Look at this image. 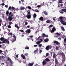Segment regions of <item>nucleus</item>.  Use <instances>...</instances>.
Masks as SVG:
<instances>
[{
    "mask_svg": "<svg viewBox=\"0 0 66 66\" xmlns=\"http://www.w3.org/2000/svg\"><path fill=\"white\" fill-rule=\"evenodd\" d=\"M1 5H2L3 6L4 5H5V4L4 3L2 4Z\"/></svg>",
    "mask_w": 66,
    "mask_h": 66,
    "instance_id": "nucleus-57",
    "label": "nucleus"
},
{
    "mask_svg": "<svg viewBox=\"0 0 66 66\" xmlns=\"http://www.w3.org/2000/svg\"><path fill=\"white\" fill-rule=\"evenodd\" d=\"M9 29H10L12 28V27L10 25H9L7 27Z\"/></svg>",
    "mask_w": 66,
    "mask_h": 66,
    "instance_id": "nucleus-28",
    "label": "nucleus"
},
{
    "mask_svg": "<svg viewBox=\"0 0 66 66\" xmlns=\"http://www.w3.org/2000/svg\"><path fill=\"white\" fill-rule=\"evenodd\" d=\"M40 6H41V5H38L37 6V7H40Z\"/></svg>",
    "mask_w": 66,
    "mask_h": 66,
    "instance_id": "nucleus-56",
    "label": "nucleus"
},
{
    "mask_svg": "<svg viewBox=\"0 0 66 66\" xmlns=\"http://www.w3.org/2000/svg\"><path fill=\"white\" fill-rule=\"evenodd\" d=\"M48 55H49V54H48V53H47L46 54V56H48Z\"/></svg>",
    "mask_w": 66,
    "mask_h": 66,
    "instance_id": "nucleus-50",
    "label": "nucleus"
},
{
    "mask_svg": "<svg viewBox=\"0 0 66 66\" xmlns=\"http://www.w3.org/2000/svg\"><path fill=\"white\" fill-rule=\"evenodd\" d=\"M55 31H56V29L55 27H53L51 31V33H54Z\"/></svg>",
    "mask_w": 66,
    "mask_h": 66,
    "instance_id": "nucleus-6",
    "label": "nucleus"
},
{
    "mask_svg": "<svg viewBox=\"0 0 66 66\" xmlns=\"http://www.w3.org/2000/svg\"><path fill=\"white\" fill-rule=\"evenodd\" d=\"M64 42H65L66 43V37L64 39Z\"/></svg>",
    "mask_w": 66,
    "mask_h": 66,
    "instance_id": "nucleus-40",
    "label": "nucleus"
},
{
    "mask_svg": "<svg viewBox=\"0 0 66 66\" xmlns=\"http://www.w3.org/2000/svg\"><path fill=\"white\" fill-rule=\"evenodd\" d=\"M5 7L6 8L8 7V6H7V5H5Z\"/></svg>",
    "mask_w": 66,
    "mask_h": 66,
    "instance_id": "nucleus-55",
    "label": "nucleus"
},
{
    "mask_svg": "<svg viewBox=\"0 0 66 66\" xmlns=\"http://www.w3.org/2000/svg\"><path fill=\"white\" fill-rule=\"evenodd\" d=\"M52 48V46L50 45H48L46 46V50H48L50 49H51Z\"/></svg>",
    "mask_w": 66,
    "mask_h": 66,
    "instance_id": "nucleus-5",
    "label": "nucleus"
},
{
    "mask_svg": "<svg viewBox=\"0 0 66 66\" xmlns=\"http://www.w3.org/2000/svg\"><path fill=\"white\" fill-rule=\"evenodd\" d=\"M64 12L65 13H66V9H62L61 10V11H60V13L61 14H63V13H64V12Z\"/></svg>",
    "mask_w": 66,
    "mask_h": 66,
    "instance_id": "nucleus-4",
    "label": "nucleus"
},
{
    "mask_svg": "<svg viewBox=\"0 0 66 66\" xmlns=\"http://www.w3.org/2000/svg\"><path fill=\"white\" fill-rule=\"evenodd\" d=\"M27 27L28 28H30V26H27Z\"/></svg>",
    "mask_w": 66,
    "mask_h": 66,
    "instance_id": "nucleus-62",
    "label": "nucleus"
},
{
    "mask_svg": "<svg viewBox=\"0 0 66 66\" xmlns=\"http://www.w3.org/2000/svg\"><path fill=\"white\" fill-rule=\"evenodd\" d=\"M18 55H17L16 56V57H15V60H18Z\"/></svg>",
    "mask_w": 66,
    "mask_h": 66,
    "instance_id": "nucleus-25",
    "label": "nucleus"
},
{
    "mask_svg": "<svg viewBox=\"0 0 66 66\" xmlns=\"http://www.w3.org/2000/svg\"><path fill=\"white\" fill-rule=\"evenodd\" d=\"M56 35L57 36H54V37L57 38L58 37V36H60V34H59V33H56Z\"/></svg>",
    "mask_w": 66,
    "mask_h": 66,
    "instance_id": "nucleus-16",
    "label": "nucleus"
},
{
    "mask_svg": "<svg viewBox=\"0 0 66 66\" xmlns=\"http://www.w3.org/2000/svg\"><path fill=\"white\" fill-rule=\"evenodd\" d=\"M26 17H27L28 19H30V18H31V12L30 11L28 12L27 15L26 16Z\"/></svg>",
    "mask_w": 66,
    "mask_h": 66,
    "instance_id": "nucleus-2",
    "label": "nucleus"
},
{
    "mask_svg": "<svg viewBox=\"0 0 66 66\" xmlns=\"http://www.w3.org/2000/svg\"><path fill=\"white\" fill-rule=\"evenodd\" d=\"M21 57L24 60H26V57H25V56H24V55L23 54H22L21 55Z\"/></svg>",
    "mask_w": 66,
    "mask_h": 66,
    "instance_id": "nucleus-8",
    "label": "nucleus"
},
{
    "mask_svg": "<svg viewBox=\"0 0 66 66\" xmlns=\"http://www.w3.org/2000/svg\"><path fill=\"white\" fill-rule=\"evenodd\" d=\"M17 26H17V25H16V24H15V27L16 28V27H17Z\"/></svg>",
    "mask_w": 66,
    "mask_h": 66,
    "instance_id": "nucleus-59",
    "label": "nucleus"
},
{
    "mask_svg": "<svg viewBox=\"0 0 66 66\" xmlns=\"http://www.w3.org/2000/svg\"><path fill=\"white\" fill-rule=\"evenodd\" d=\"M15 7H12V10H15Z\"/></svg>",
    "mask_w": 66,
    "mask_h": 66,
    "instance_id": "nucleus-51",
    "label": "nucleus"
},
{
    "mask_svg": "<svg viewBox=\"0 0 66 66\" xmlns=\"http://www.w3.org/2000/svg\"><path fill=\"white\" fill-rule=\"evenodd\" d=\"M10 61V63L11 64H13V61H12L11 60Z\"/></svg>",
    "mask_w": 66,
    "mask_h": 66,
    "instance_id": "nucleus-45",
    "label": "nucleus"
},
{
    "mask_svg": "<svg viewBox=\"0 0 66 66\" xmlns=\"http://www.w3.org/2000/svg\"><path fill=\"white\" fill-rule=\"evenodd\" d=\"M63 61H65V57L63 58Z\"/></svg>",
    "mask_w": 66,
    "mask_h": 66,
    "instance_id": "nucleus-42",
    "label": "nucleus"
},
{
    "mask_svg": "<svg viewBox=\"0 0 66 66\" xmlns=\"http://www.w3.org/2000/svg\"><path fill=\"white\" fill-rule=\"evenodd\" d=\"M55 63L56 64H59V62H58V61H57V60L56 59H55Z\"/></svg>",
    "mask_w": 66,
    "mask_h": 66,
    "instance_id": "nucleus-19",
    "label": "nucleus"
},
{
    "mask_svg": "<svg viewBox=\"0 0 66 66\" xmlns=\"http://www.w3.org/2000/svg\"><path fill=\"white\" fill-rule=\"evenodd\" d=\"M62 0H59V2H58V3H63V2H62Z\"/></svg>",
    "mask_w": 66,
    "mask_h": 66,
    "instance_id": "nucleus-20",
    "label": "nucleus"
},
{
    "mask_svg": "<svg viewBox=\"0 0 66 66\" xmlns=\"http://www.w3.org/2000/svg\"><path fill=\"white\" fill-rule=\"evenodd\" d=\"M45 61L46 62H50V60H49V59L47 58L45 59Z\"/></svg>",
    "mask_w": 66,
    "mask_h": 66,
    "instance_id": "nucleus-15",
    "label": "nucleus"
},
{
    "mask_svg": "<svg viewBox=\"0 0 66 66\" xmlns=\"http://www.w3.org/2000/svg\"><path fill=\"white\" fill-rule=\"evenodd\" d=\"M58 39L60 40H61V38L59 37L58 38Z\"/></svg>",
    "mask_w": 66,
    "mask_h": 66,
    "instance_id": "nucleus-54",
    "label": "nucleus"
},
{
    "mask_svg": "<svg viewBox=\"0 0 66 66\" xmlns=\"http://www.w3.org/2000/svg\"><path fill=\"white\" fill-rule=\"evenodd\" d=\"M61 28L63 31H64L65 29H64V27H61Z\"/></svg>",
    "mask_w": 66,
    "mask_h": 66,
    "instance_id": "nucleus-30",
    "label": "nucleus"
},
{
    "mask_svg": "<svg viewBox=\"0 0 66 66\" xmlns=\"http://www.w3.org/2000/svg\"><path fill=\"white\" fill-rule=\"evenodd\" d=\"M39 20H41L42 21H44V19H43V16H41L40 18H39Z\"/></svg>",
    "mask_w": 66,
    "mask_h": 66,
    "instance_id": "nucleus-13",
    "label": "nucleus"
},
{
    "mask_svg": "<svg viewBox=\"0 0 66 66\" xmlns=\"http://www.w3.org/2000/svg\"><path fill=\"white\" fill-rule=\"evenodd\" d=\"M9 35H11V36H12V35H13V34H12V33H9Z\"/></svg>",
    "mask_w": 66,
    "mask_h": 66,
    "instance_id": "nucleus-58",
    "label": "nucleus"
},
{
    "mask_svg": "<svg viewBox=\"0 0 66 66\" xmlns=\"http://www.w3.org/2000/svg\"><path fill=\"white\" fill-rule=\"evenodd\" d=\"M34 46L35 47H37V45H34Z\"/></svg>",
    "mask_w": 66,
    "mask_h": 66,
    "instance_id": "nucleus-64",
    "label": "nucleus"
},
{
    "mask_svg": "<svg viewBox=\"0 0 66 66\" xmlns=\"http://www.w3.org/2000/svg\"><path fill=\"white\" fill-rule=\"evenodd\" d=\"M20 10H24L25 9V8L23 7H21L20 9Z\"/></svg>",
    "mask_w": 66,
    "mask_h": 66,
    "instance_id": "nucleus-24",
    "label": "nucleus"
},
{
    "mask_svg": "<svg viewBox=\"0 0 66 66\" xmlns=\"http://www.w3.org/2000/svg\"><path fill=\"white\" fill-rule=\"evenodd\" d=\"M6 24H7V23H5L4 24V25L3 26L4 27H6Z\"/></svg>",
    "mask_w": 66,
    "mask_h": 66,
    "instance_id": "nucleus-46",
    "label": "nucleus"
},
{
    "mask_svg": "<svg viewBox=\"0 0 66 66\" xmlns=\"http://www.w3.org/2000/svg\"><path fill=\"white\" fill-rule=\"evenodd\" d=\"M55 55H56V54L54 53L53 55V58H55Z\"/></svg>",
    "mask_w": 66,
    "mask_h": 66,
    "instance_id": "nucleus-32",
    "label": "nucleus"
},
{
    "mask_svg": "<svg viewBox=\"0 0 66 66\" xmlns=\"http://www.w3.org/2000/svg\"><path fill=\"white\" fill-rule=\"evenodd\" d=\"M43 65H45L47 64V62L46 61H43L42 62Z\"/></svg>",
    "mask_w": 66,
    "mask_h": 66,
    "instance_id": "nucleus-11",
    "label": "nucleus"
},
{
    "mask_svg": "<svg viewBox=\"0 0 66 66\" xmlns=\"http://www.w3.org/2000/svg\"><path fill=\"white\" fill-rule=\"evenodd\" d=\"M40 43H41V41H38V42H36V43L37 45H39Z\"/></svg>",
    "mask_w": 66,
    "mask_h": 66,
    "instance_id": "nucleus-21",
    "label": "nucleus"
},
{
    "mask_svg": "<svg viewBox=\"0 0 66 66\" xmlns=\"http://www.w3.org/2000/svg\"><path fill=\"white\" fill-rule=\"evenodd\" d=\"M7 41V39H4L2 43H6Z\"/></svg>",
    "mask_w": 66,
    "mask_h": 66,
    "instance_id": "nucleus-14",
    "label": "nucleus"
},
{
    "mask_svg": "<svg viewBox=\"0 0 66 66\" xmlns=\"http://www.w3.org/2000/svg\"><path fill=\"white\" fill-rule=\"evenodd\" d=\"M59 47H58L57 46L56 47V49L57 50H59Z\"/></svg>",
    "mask_w": 66,
    "mask_h": 66,
    "instance_id": "nucleus-33",
    "label": "nucleus"
},
{
    "mask_svg": "<svg viewBox=\"0 0 66 66\" xmlns=\"http://www.w3.org/2000/svg\"><path fill=\"white\" fill-rule=\"evenodd\" d=\"M43 13L45 15H48V13H47L46 11H44L43 12Z\"/></svg>",
    "mask_w": 66,
    "mask_h": 66,
    "instance_id": "nucleus-23",
    "label": "nucleus"
},
{
    "mask_svg": "<svg viewBox=\"0 0 66 66\" xmlns=\"http://www.w3.org/2000/svg\"><path fill=\"white\" fill-rule=\"evenodd\" d=\"M25 32L26 33H30L31 32V30L29 29H28Z\"/></svg>",
    "mask_w": 66,
    "mask_h": 66,
    "instance_id": "nucleus-7",
    "label": "nucleus"
},
{
    "mask_svg": "<svg viewBox=\"0 0 66 66\" xmlns=\"http://www.w3.org/2000/svg\"><path fill=\"white\" fill-rule=\"evenodd\" d=\"M28 55H29L28 54V53H26L24 54V55H25V56H28Z\"/></svg>",
    "mask_w": 66,
    "mask_h": 66,
    "instance_id": "nucleus-34",
    "label": "nucleus"
},
{
    "mask_svg": "<svg viewBox=\"0 0 66 66\" xmlns=\"http://www.w3.org/2000/svg\"><path fill=\"white\" fill-rule=\"evenodd\" d=\"M9 12L8 11H7L6 12V14L7 15H9Z\"/></svg>",
    "mask_w": 66,
    "mask_h": 66,
    "instance_id": "nucleus-35",
    "label": "nucleus"
},
{
    "mask_svg": "<svg viewBox=\"0 0 66 66\" xmlns=\"http://www.w3.org/2000/svg\"><path fill=\"white\" fill-rule=\"evenodd\" d=\"M54 44H56L57 45H59V42L56 41V40H54Z\"/></svg>",
    "mask_w": 66,
    "mask_h": 66,
    "instance_id": "nucleus-9",
    "label": "nucleus"
},
{
    "mask_svg": "<svg viewBox=\"0 0 66 66\" xmlns=\"http://www.w3.org/2000/svg\"><path fill=\"white\" fill-rule=\"evenodd\" d=\"M14 15H12L9 16L8 18V20L9 21H12L13 20V17Z\"/></svg>",
    "mask_w": 66,
    "mask_h": 66,
    "instance_id": "nucleus-3",
    "label": "nucleus"
},
{
    "mask_svg": "<svg viewBox=\"0 0 66 66\" xmlns=\"http://www.w3.org/2000/svg\"><path fill=\"white\" fill-rule=\"evenodd\" d=\"M46 22L48 23H52V22L50 20H47L46 21Z\"/></svg>",
    "mask_w": 66,
    "mask_h": 66,
    "instance_id": "nucleus-10",
    "label": "nucleus"
},
{
    "mask_svg": "<svg viewBox=\"0 0 66 66\" xmlns=\"http://www.w3.org/2000/svg\"><path fill=\"white\" fill-rule=\"evenodd\" d=\"M59 19L60 20L61 22L63 25H66V18L65 17L60 16L59 17Z\"/></svg>",
    "mask_w": 66,
    "mask_h": 66,
    "instance_id": "nucleus-1",
    "label": "nucleus"
},
{
    "mask_svg": "<svg viewBox=\"0 0 66 66\" xmlns=\"http://www.w3.org/2000/svg\"><path fill=\"white\" fill-rule=\"evenodd\" d=\"M25 25H27V24H28V22H25Z\"/></svg>",
    "mask_w": 66,
    "mask_h": 66,
    "instance_id": "nucleus-52",
    "label": "nucleus"
},
{
    "mask_svg": "<svg viewBox=\"0 0 66 66\" xmlns=\"http://www.w3.org/2000/svg\"><path fill=\"white\" fill-rule=\"evenodd\" d=\"M19 31H20V32H24L23 30H20Z\"/></svg>",
    "mask_w": 66,
    "mask_h": 66,
    "instance_id": "nucleus-48",
    "label": "nucleus"
},
{
    "mask_svg": "<svg viewBox=\"0 0 66 66\" xmlns=\"http://www.w3.org/2000/svg\"><path fill=\"white\" fill-rule=\"evenodd\" d=\"M12 14V12H10L8 14V15L10 16L11 15V14Z\"/></svg>",
    "mask_w": 66,
    "mask_h": 66,
    "instance_id": "nucleus-44",
    "label": "nucleus"
},
{
    "mask_svg": "<svg viewBox=\"0 0 66 66\" xmlns=\"http://www.w3.org/2000/svg\"><path fill=\"white\" fill-rule=\"evenodd\" d=\"M36 14L35 13L34 15H33V17L34 18H36Z\"/></svg>",
    "mask_w": 66,
    "mask_h": 66,
    "instance_id": "nucleus-27",
    "label": "nucleus"
},
{
    "mask_svg": "<svg viewBox=\"0 0 66 66\" xmlns=\"http://www.w3.org/2000/svg\"><path fill=\"white\" fill-rule=\"evenodd\" d=\"M53 27V25L51 24V25H50V26L49 27L50 28H51V27Z\"/></svg>",
    "mask_w": 66,
    "mask_h": 66,
    "instance_id": "nucleus-47",
    "label": "nucleus"
},
{
    "mask_svg": "<svg viewBox=\"0 0 66 66\" xmlns=\"http://www.w3.org/2000/svg\"><path fill=\"white\" fill-rule=\"evenodd\" d=\"M2 52V51L1 50H0V53H1Z\"/></svg>",
    "mask_w": 66,
    "mask_h": 66,
    "instance_id": "nucleus-61",
    "label": "nucleus"
},
{
    "mask_svg": "<svg viewBox=\"0 0 66 66\" xmlns=\"http://www.w3.org/2000/svg\"><path fill=\"white\" fill-rule=\"evenodd\" d=\"M38 48H37V50H35L34 52V53H35V54H36V53L38 52Z\"/></svg>",
    "mask_w": 66,
    "mask_h": 66,
    "instance_id": "nucleus-12",
    "label": "nucleus"
},
{
    "mask_svg": "<svg viewBox=\"0 0 66 66\" xmlns=\"http://www.w3.org/2000/svg\"><path fill=\"white\" fill-rule=\"evenodd\" d=\"M4 37H1V38H0V40L1 41H2L3 40H4Z\"/></svg>",
    "mask_w": 66,
    "mask_h": 66,
    "instance_id": "nucleus-26",
    "label": "nucleus"
},
{
    "mask_svg": "<svg viewBox=\"0 0 66 66\" xmlns=\"http://www.w3.org/2000/svg\"><path fill=\"white\" fill-rule=\"evenodd\" d=\"M2 21V20L0 19V22L1 23Z\"/></svg>",
    "mask_w": 66,
    "mask_h": 66,
    "instance_id": "nucleus-63",
    "label": "nucleus"
},
{
    "mask_svg": "<svg viewBox=\"0 0 66 66\" xmlns=\"http://www.w3.org/2000/svg\"><path fill=\"white\" fill-rule=\"evenodd\" d=\"M33 64L32 63H29L28 64V66H33Z\"/></svg>",
    "mask_w": 66,
    "mask_h": 66,
    "instance_id": "nucleus-22",
    "label": "nucleus"
},
{
    "mask_svg": "<svg viewBox=\"0 0 66 66\" xmlns=\"http://www.w3.org/2000/svg\"><path fill=\"white\" fill-rule=\"evenodd\" d=\"M42 44H39V47H42Z\"/></svg>",
    "mask_w": 66,
    "mask_h": 66,
    "instance_id": "nucleus-53",
    "label": "nucleus"
},
{
    "mask_svg": "<svg viewBox=\"0 0 66 66\" xmlns=\"http://www.w3.org/2000/svg\"><path fill=\"white\" fill-rule=\"evenodd\" d=\"M43 37H46V35H45V34H43Z\"/></svg>",
    "mask_w": 66,
    "mask_h": 66,
    "instance_id": "nucleus-38",
    "label": "nucleus"
},
{
    "mask_svg": "<svg viewBox=\"0 0 66 66\" xmlns=\"http://www.w3.org/2000/svg\"><path fill=\"white\" fill-rule=\"evenodd\" d=\"M42 52V51L40 50L39 51V53L40 54Z\"/></svg>",
    "mask_w": 66,
    "mask_h": 66,
    "instance_id": "nucleus-49",
    "label": "nucleus"
},
{
    "mask_svg": "<svg viewBox=\"0 0 66 66\" xmlns=\"http://www.w3.org/2000/svg\"><path fill=\"white\" fill-rule=\"evenodd\" d=\"M6 43L8 44H9V43H10V42L9 41H8V40H7V41H6Z\"/></svg>",
    "mask_w": 66,
    "mask_h": 66,
    "instance_id": "nucleus-39",
    "label": "nucleus"
},
{
    "mask_svg": "<svg viewBox=\"0 0 66 66\" xmlns=\"http://www.w3.org/2000/svg\"><path fill=\"white\" fill-rule=\"evenodd\" d=\"M29 37H30L31 38H32V37H33V36H29Z\"/></svg>",
    "mask_w": 66,
    "mask_h": 66,
    "instance_id": "nucleus-60",
    "label": "nucleus"
},
{
    "mask_svg": "<svg viewBox=\"0 0 66 66\" xmlns=\"http://www.w3.org/2000/svg\"><path fill=\"white\" fill-rule=\"evenodd\" d=\"M7 60L8 61H10L11 60V59H10V58L8 57H7Z\"/></svg>",
    "mask_w": 66,
    "mask_h": 66,
    "instance_id": "nucleus-37",
    "label": "nucleus"
},
{
    "mask_svg": "<svg viewBox=\"0 0 66 66\" xmlns=\"http://www.w3.org/2000/svg\"><path fill=\"white\" fill-rule=\"evenodd\" d=\"M9 10H12V7L11 6H9L8 8Z\"/></svg>",
    "mask_w": 66,
    "mask_h": 66,
    "instance_id": "nucleus-31",
    "label": "nucleus"
},
{
    "mask_svg": "<svg viewBox=\"0 0 66 66\" xmlns=\"http://www.w3.org/2000/svg\"><path fill=\"white\" fill-rule=\"evenodd\" d=\"M9 25H11L12 24V21L9 22Z\"/></svg>",
    "mask_w": 66,
    "mask_h": 66,
    "instance_id": "nucleus-29",
    "label": "nucleus"
},
{
    "mask_svg": "<svg viewBox=\"0 0 66 66\" xmlns=\"http://www.w3.org/2000/svg\"><path fill=\"white\" fill-rule=\"evenodd\" d=\"M48 41H49V39L48 38L45 39L44 40V41L45 42H48Z\"/></svg>",
    "mask_w": 66,
    "mask_h": 66,
    "instance_id": "nucleus-18",
    "label": "nucleus"
},
{
    "mask_svg": "<svg viewBox=\"0 0 66 66\" xmlns=\"http://www.w3.org/2000/svg\"><path fill=\"white\" fill-rule=\"evenodd\" d=\"M16 40V39H14V38H12V40H11V41L12 42H14Z\"/></svg>",
    "mask_w": 66,
    "mask_h": 66,
    "instance_id": "nucleus-17",
    "label": "nucleus"
},
{
    "mask_svg": "<svg viewBox=\"0 0 66 66\" xmlns=\"http://www.w3.org/2000/svg\"><path fill=\"white\" fill-rule=\"evenodd\" d=\"M25 49H29V47H26Z\"/></svg>",
    "mask_w": 66,
    "mask_h": 66,
    "instance_id": "nucleus-43",
    "label": "nucleus"
},
{
    "mask_svg": "<svg viewBox=\"0 0 66 66\" xmlns=\"http://www.w3.org/2000/svg\"><path fill=\"white\" fill-rule=\"evenodd\" d=\"M27 7L28 8V9H29V10H32V8H31V7L30 6H27Z\"/></svg>",
    "mask_w": 66,
    "mask_h": 66,
    "instance_id": "nucleus-36",
    "label": "nucleus"
},
{
    "mask_svg": "<svg viewBox=\"0 0 66 66\" xmlns=\"http://www.w3.org/2000/svg\"><path fill=\"white\" fill-rule=\"evenodd\" d=\"M13 37L14 38L16 39V36H15V35H14Z\"/></svg>",
    "mask_w": 66,
    "mask_h": 66,
    "instance_id": "nucleus-41",
    "label": "nucleus"
}]
</instances>
